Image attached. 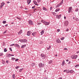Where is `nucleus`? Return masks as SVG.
<instances>
[{
    "label": "nucleus",
    "instance_id": "f257e3e1",
    "mask_svg": "<svg viewBox=\"0 0 79 79\" xmlns=\"http://www.w3.org/2000/svg\"><path fill=\"white\" fill-rule=\"evenodd\" d=\"M39 68H44L45 66V65L44 63V61L43 62V63H40L39 64Z\"/></svg>",
    "mask_w": 79,
    "mask_h": 79
},
{
    "label": "nucleus",
    "instance_id": "f03ea898",
    "mask_svg": "<svg viewBox=\"0 0 79 79\" xmlns=\"http://www.w3.org/2000/svg\"><path fill=\"white\" fill-rule=\"evenodd\" d=\"M28 24L29 25H34V23H33V22L32 21L30 20L28 21Z\"/></svg>",
    "mask_w": 79,
    "mask_h": 79
},
{
    "label": "nucleus",
    "instance_id": "7ed1b4c3",
    "mask_svg": "<svg viewBox=\"0 0 79 79\" xmlns=\"http://www.w3.org/2000/svg\"><path fill=\"white\" fill-rule=\"evenodd\" d=\"M73 7L72 6L69 7L68 9V13H70V12H71V10H72V9Z\"/></svg>",
    "mask_w": 79,
    "mask_h": 79
},
{
    "label": "nucleus",
    "instance_id": "20e7f679",
    "mask_svg": "<svg viewBox=\"0 0 79 79\" xmlns=\"http://www.w3.org/2000/svg\"><path fill=\"white\" fill-rule=\"evenodd\" d=\"M77 57V55H73L71 56L72 59H76Z\"/></svg>",
    "mask_w": 79,
    "mask_h": 79
},
{
    "label": "nucleus",
    "instance_id": "39448f33",
    "mask_svg": "<svg viewBox=\"0 0 79 79\" xmlns=\"http://www.w3.org/2000/svg\"><path fill=\"white\" fill-rule=\"evenodd\" d=\"M31 33H32V32L31 31H28L27 32V35H28V36H30V35L31 34Z\"/></svg>",
    "mask_w": 79,
    "mask_h": 79
},
{
    "label": "nucleus",
    "instance_id": "423d86ee",
    "mask_svg": "<svg viewBox=\"0 0 79 79\" xmlns=\"http://www.w3.org/2000/svg\"><path fill=\"white\" fill-rule=\"evenodd\" d=\"M56 42L57 43H61V41H60L59 39H57L56 40Z\"/></svg>",
    "mask_w": 79,
    "mask_h": 79
},
{
    "label": "nucleus",
    "instance_id": "0eeeda50",
    "mask_svg": "<svg viewBox=\"0 0 79 79\" xmlns=\"http://www.w3.org/2000/svg\"><path fill=\"white\" fill-rule=\"evenodd\" d=\"M61 15H57L56 16L57 18H58V19H60V18H61Z\"/></svg>",
    "mask_w": 79,
    "mask_h": 79
},
{
    "label": "nucleus",
    "instance_id": "6e6552de",
    "mask_svg": "<svg viewBox=\"0 0 79 79\" xmlns=\"http://www.w3.org/2000/svg\"><path fill=\"white\" fill-rule=\"evenodd\" d=\"M36 34H37V32H33L32 34V35H33V36H34V37H35V35Z\"/></svg>",
    "mask_w": 79,
    "mask_h": 79
},
{
    "label": "nucleus",
    "instance_id": "1a4fd4ad",
    "mask_svg": "<svg viewBox=\"0 0 79 79\" xmlns=\"http://www.w3.org/2000/svg\"><path fill=\"white\" fill-rule=\"evenodd\" d=\"M64 73L66 72L67 73H69V70H65L64 71Z\"/></svg>",
    "mask_w": 79,
    "mask_h": 79
},
{
    "label": "nucleus",
    "instance_id": "9d476101",
    "mask_svg": "<svg viewBox=\"0 0 79 79\" xmlns=\"http://www.w3.org/2000/svg\"><path fill=\"white\" fill-rule=\"evenodd\" d=\"M43 10H44V11H48V10L45 7H43Z\"/></svg>",
    "mask_w": 79,
    "mask_h": 79
},
{
    "label": "nucleus",
    "instance_id": "9b49d317",
    "mask_svg": "<svg viewBox=\"0 0 79 79\" xmlns=\"http://www.w3.org/2000/svg\"><path fill=\"white\" fill-rule=\"evenodd\" d=\"M74 70H72L69 71V73H71V74H73V73H74Z\"/></svg>",
    "mask_w": 79,
    "mask_h": 79
},
{
    "label": "nucleus",
    "instance_id": "f8f14e48",
    "mask_svg": "<svg viewBox=\"0 0 79 79\" xmlns=\"http://www.w3.org/2000/svg\"><path fill=\"white\" fill-rule=\"evenodd\" d=\"M4 5H5V3L3 2H2L0 6L1 7H2V6H3Z\"/></svg>",
    "mask_w": 79,
    "mask_h": 79
},
{
    "label": "nucleus",
    "instance_id": "ddd939ff",
    "mask_svg": "<svg viewBox=\"0 0 79 79\" xmlns=\"http://www.w3.org/2000/svg\"><path fill=\"white\" fill-rule=\"evenodd\" d=\"M25 47H26V44H25L24 45H22V46L21 47V48H25Z\"/></svg>",
    "mask_w": 79,
    "mask_h": 79
},
{
    "label": "nucleus",
    "instance_id": "4468645a",
    "mask_svg": "<svg viewBox=\"0 0 79 79\" xmlns=\"http://www.w3.org/2000/svg\"><path fill=\"white\" fill-rule=\"evenodd\" d=\"M49 24H50V23H49V22L47 23L46 22L45 23V26H48V25H49Z\"/></svg>",
    "mask_w": 79,
    "mask_h": 79
},
{
    "label": "nucleus",
    "instance_id": "2eb2a0df",
    "mask_svg": "<svg viewBox=\"0 0 79 79\" xmlns=\"http://www.w3.org/2000/svg\"><path fill=\"white\" fill-rule=\"evenodd\" d=\"M68 21H66L65 23V24L66 26H68Z\"/></svg>",
    "mask_w": 79,
    "mask_h": 79
},
{
    "label": "nucleus",
    "instance_id": "dca6fc26",
    "mask_svg": "<svg viewBox=\"0 0 79 79\" xmlns=\"http://www.w3.org/2000/svg\"><path fill=\"white\" fill-rule=\"evenodd\" d=\"M27 42L26 39L23 40L22 43H24L25 42Z\"/></svg>",
    "mask_w": 79,
    "mask_h": 79
},
{
    "label": "nucleus",
    "instance_id": "f3484780",
    "mask_svg": "<svg viewBox=\"0 0 79 79\" xmlns=\"http://www.w3.org/2000/svg\"><path fill=\"white\" fill-rule=\"evenodd\" d=\"M31 2V0H28L27 1V3H28V5L30 4V3Z\"/></svg>",
    "mask_w": 79,
    "mask_h": 79
},
{
    "label": "nucleus",
    "instance_id": "a211bd4d",
    "mask_svg": "<svg viewBox=\"0 0 79 79\" xmlns=\"http://www.w3.org/2000/svg\"><path fill=\"white\" fill-rule=\"evenodd\" d=\"M23 32V30H21L18 33V34H21Z\"/></svg>",
    "mask_w": 79,
    "mask_h": 79
},
{
    "label": "nucleus",
    "instance_id": "6ab92c4d",
    "mask_svg": "<svg viewBox=\"0 0 79 79\" xmlns=\"http://www.w3.org/2000/svg\"><path fill=\"white\" fill-rule=\"evenodd\" d=\"M7 58H10V54H7L6 56Z\"/></svg>",
    "mask_w": 79,
    "mask_h": 79
},
{
    "label": "nucleus",
    "instance_id": "aec40b11",
    "mask_svg": "<svg viewBox=\"0 0 79 79\" xmlns=\"http://www.w3.org/2000/svg\"><path fill=\"white\" fill-rule=\"evenodd\" d=\"M63 1H64L63 0H62L61 1L60 3L59 4V5H62V4H63Z\"/></svg>",
    "mask_w": 79,
    "mask_h": 79
},
{
    "label": "nucleus",
    "instance_id": "412c9836",
    "mask_svg": "<svg viewBox=\"0 0 79 79\" xmlns=\"http://www.w3.org/2000/svg\"><path fill=\"white\" fill-rule=\"evenodd\" d=\"M52 62H53V60H50L49 62V64H52Z\"/></svg>",
    "mask_w": 79,
    "mask_h": 79
},
{
    "label": "nucleus",
    "instance_id": "4be33fe9",
    "mask_svg": "<svg viewBox=\"0 0 79 79\" xmlns=\"http://www.w3.org/2000/svg\"><path fill=\"white\" fill-rule=\"evenodd\" d=\"M12 78L13 79H15V74H13L12 75Z\"/></svg>",
    "mask_w": 79,
    "mask_h": 79
},
{
    "label": "nucleus",
    "instance_id": "5701e85b",
    "mask_svg": "<svg viewBox=\"0 0 79 79\" xmlns=\"http://www.w3.org/2000/svg\"><path fill=\"white\" fill-rule=\"evenodd\" d=\"M44 30H43L41 32V35H42L44 34Z\"/></svg>",
    "mask_w": 79,
    "mask_h": 79
},
{
    "label": "nucleus",
    "instance_id": "b1692460",
    "mask_svg": "<svg viewBox=\"0 0 79 79\" xmlns=\"http://www.w3.org/2000/svg\"><path fill=\"white\" fill-rule=\"evenodd\" d=\"M62 66H64V61L62 62Z\"/></svg>",
    "mask_w": 79,
    "mask_h": 79
},
{
    "label": "nucleus",
    "instance_id": "393cba45",
    "mask_svg": "<svg viewBox=\"0 0 79 79\" xmlns=\"http://www.w3.org/2000/svg\"><path fill=\"white\" fill-rule=\"evenodd\" d=\"M41 57H44V56H45V55H44V54H41Z\"/></svg>",
    "mask_w": 79,
    "mask_h": 79
},
{
    "label": "nucleus",
    "instance_id": "a878e982",
    "mask_svg": "<svg viewBox=\"0 0 79 79\" xmlns=\"http://www.w3.org/2000/svg\"><path fill=\"white\" fill-rule=\"evenodd\" d=\"M60 10V9L59 8H58L56 9V10L55 11L56 12H57V11H59Z\"/></svg>",
    "mask_w": 79,
    "mask_h": 79
},
{
    "label": "nucleus",
    "instance_id": "bb28decb",
    "mask_svg": "<svg viewBox=\"0 0 79 79\" xmlns=\"http://www.w3.org/2000/svg\"><path fill=\"white\" fill-rule=\"evenodd\" d=\"M31 66L32 67L34 66H35V64L34 63H32L31 64Z\"/></svg>",
    "mask_w": 79,
    "mask_h": 79
},
{
    "label": "nucleus",
    "instance_id": "cd10ccee",
    "mask_svg": "<svg viewBox=\"0 0 79 79\" xmlns=\"http://www.w3.org/2000/svg\"><path fill=\"white\" fill-rule=\"evenodd\" d=\"M78 67H79V64H77L75 66V68H78Z\"/></svg>",
    "mask_w": 79,
    "mask_h": 79
},
{
    "label": "nucleus",
    "instance_id": "c85d7f7f",
    "mask_svg": "<svg viewBox=\"0 0 79 79\" xmlns=\"http://www.w3.org/2000/svg\"><path fill=\"white\" fill-rule=\"evenodd\" d=\"M33 2L34 3V4H35L36 5H37V2H35V1H33Z\"/></svg>",
    "mask_w": 79,
    "mask_h": 79
},
{
    "label": "nucleus",
    "instance_id": "c756f323",
    "mask_svg": "<svg viewBox=\"0 0 79 79\" xmlns=\"http://www.w3.org/2000/svg\"><path fill=\"white\" fill-rule=\"evenodd\" d=\"M60 6H61V5H60V4H58L56 6V8H58V7Z\"/></svg>",
    "mask_w": 79,
    "mask_h": 79
},
{
    "label": "nucleus",
    "instance_id": "7c9ffc66",
    "mask_svg": "<svg viewBox=\"0 0 79 79\" xmlns=\"http://www.w3.org/2000/svg\"><path fill=\"white\" fill-rule=\"evenodd\" d=\"M6 23V21H3L2 22V23L3 24H5Z\"/></svg>",
    "mask_w": 79,
    "mask_h": 79
},
{
    "label": "nucleus",
    "instance_id": "2f4dec72",
    "mask_svg": "<svg viewBox=\"0 0 79 79\" xmlns=\"http://www.w3.org/2000/svg\"><path fill=\"white\" fill-rule=\"evenodd\" d=\"M4 52H7V50H6V48H4Z\"/></svg>",
    "mask_w": 79,
    "mask_h": 79
},
{
    "label": "nucleus",
    "instance_id": "473e14b6",
    "mask_svg": "<svg viewBox=\"0 0 79 79\" xmlns=\"http://www.w3.org/2000/svg\"><path fill=\"white\" fill-rule=\"evenodd\" d=\"M3 53H2V52L0 53V56H2V55H3Z\"/></svg>",
    "mask_w": 79,
    "mask_h": 79
},
{
    "label": "nucleus",
    "instance_id": "72a5a7b5",
    "mask_svg": "<svg viewBox=\"0 0 79 79\" xmlns=\"http://www.w3.org/2000/svg\"><path fill=\"white\" fill-rule=\"evenodd\" d=\"M79 11V10H78V8H77L75 9V11L77 12Z\"/></svg>",
    "mask_w": 79,
    "mask_h": 79
},
{
    "label": "nucleus",
    "instance_id": "f704fd0d",
    "mask_svg": "<svg viewBox=\"0 0 79 79\" xmlns=\"http://www.w3.org/2000/svg\"><path fill=\"white\" fill-rule=\"evenodd\" d=\"M19 42H22V43H23V40L20 39V40H19Z\"/></svg>",
    "mask_w": 79,
    "mask_h": 79
},
{
    "label": "nucleus",
    "instance_id": "c9c22d12",
    "mask_svg": "<svg viewBox=\"0 0 79 79\" xmlns=\"http://www.w3.org/2000/svg\"><path fill=\"white\" fill-rule=\"evenodd\" d=\"M23 69H20L19 70V72H21V71H23Z\"/></svg>",
    "mask_w": 79,
    "mask_h": 79
},
{
    "label": "nucleus",
    "instance_id": "e433bc0d",
    "mask_svg": "<svg viewBox=\"0 0 79 79\" xmlns=\"http://www.w3.org/2000/svg\"><path fill=\"white\" fill-rule=\"evenodd\" d=\"M52 14L54 16H56V13L55 12H52Z\"/></svg>",
    "mask_w": 79,
    "mask_h": 79
},
{
    "label": "nucleus",
    "instance_id": "4c0bfd02",
    "mask_svg": "<svg viewBox=\"0 0 79 79\" xmlns=\"http://www.w3.org/2000/svg\"><path fill=\"white\" fill-rule=\"evenodd\" d=\"M41 22H42V23H43L44 24H45V22H45V21H44L42 20Z\"/></svg>",
    "mask_w": 79,
    "mask_h": 79
},
{
    "label": "nucleus",
    "instance_id": "58836bf2",
    "mask_svg": "<svg viewBox=\"0 0 79 79\" xmlns=\"http://www.w3.org/2000/svg\"><path fill=\"white\" fill-rule=\"evenodd\" d=\"M15 58H14V57H13L11 59V60H13V61H14V60H15Z\"/></svg>",
    "mask_w": 79,
    "mask_h": 79
},
{
    "label": "nucleus",
    "instance_id": "ea45409f",
    "mask_svg": "<svg viewBox=\"0 0 79 79\" xmlns=\"http://www.w3.org/2000/svg\"><path fill=\"white\" fill-rule=\"evenodd\" d=\"M2 46H5V42H3V43Z\"/></svg>",
    "mask_w": 79,
    "mask_h": 79
},
{
    "label": "nucleus",
    "instance_id": "a19ab883",
    "mask_svg": "<svg viewBox=\"0 0 79 79\" xmlns=\"http://www.w3.org/2000/svg\"><path fill=\"white\" fill-rule=\"evenodd\" d=\"M64 39V37H63L61 39V40H63Z\"/></svg>",
    "mask_w": 79,
    "mask_h": 79
},
{
    "label": "nucleus",
    "instance_id": "79ce46f5",
    "mask_svg": "<svg viewBox=\"0 0 79 79\" xmlns=\"http://www.w3.org/2000/svg\"><path fill=\"white\" fill-rule=\"evenodd\" d=\"M15 45H16V46H15L16 47H19V45L18 44H15Z\"/></svg>",
    "mask_w": 79,
    "mask_h": 79
},
{
    "label": "nucleus",
    "instance_id": "37998d69",
    "mask_svg": "<svg viewBox=\"0 0 79 79\" xmlns=\"http://www.w3.org/2000/svg\"><path fill=\"white\" fill-rule=\"evenodd\" d=\"M19 68V66H16L15 67V69H18V68Z\"/></svg>",
    "mask_w": 79,
    "mask_h": 79
},
{
    "label": "nucleus",
    "instance_id": "c03bdc74",
    "mask_svg": "<svg viewBox=\"0 0 79 79\" xmlns=\"http://www.w3.org/2000/svg\"><path fill=\"white\" fill-rule=\"evenodd\" d=\"M53 9V7H52V6L50 7V10H52Z\"/></svg>",
    "mask_w": 79,
    "mask_h": 79
},
{
    "label": "nucleus",
    "instance_id": "a18cd8bd",
    "mask_svg": "<svg viewBox=\"0 0 79 79\" xmlns=\"http://www.w3.org/2000/svg\"><path fill=\"white\" fill-rule=\"evenodd\" d=\"M6 32H7V30L5 31L4 32H3V34H5L6 33Z\"/></svg>",
    "mask_w": 79,
    "mask_h": 79
},
{
    "label": "nucleus",
    "instance_id": "49530a36",
    "mask_svg": "<svg viewBox=\"0 0 79 79\" xmlns=\"http://www.w3.org/2000/svg\"><path fill=\"white\" fill-rule=\"evenodd\" d=\"M19 60L18 59H16L15 60V61H18Z\"/></svg>",
    "mask_w": 79,
    "mask_h": 79
},
{
    "label": "nucleus",
    "instance_id": "de8ad7c7",
    "mask_svg": "<svg viewBox=\"0 0 79 79\" xmlns=\"http://www.w3.org/2000/svg\"><path fill=\"white\" fill-rule=\"evenodd\" d=\"M15 46V44H11L10 46Z\"/></svg>",
    "mask_w": 79,
    "mask_h": 79
},
{
    "label": "nucleus",
    "instance_id": "09e8293b",
    "mask_svg": "<svg viewBox=\"0 0 79 79\" xmlns=\"http://www.w3.org/2000/svg\"><path fill=\"white\" fill-rule=\"evenodd\" d=\"M16 18L18 19H21L20 18H19L18 17H17Z\"/></svg>",
    "mask_w": 79,
    "mask_h": 79
},
{
    "label": "nucleus",
    "instance_id": "8fccbe9b",
    "mask_svg": "<svg viewBox=\"0 0 79 79\" xmlns=\"http://www.w3.org/2000/svg\"><path fill=\"white\" fill-rule=\"evenodd\" d=\"M10 56H14V55L10 54Z\"/></svg>",
    "mask_w": 79,
    "mask_h": 79
},
{
    "label": "nucleus",
    "instance_id": "3c124183",
    "mask_svg": "<svg viewBox=\"0 0 79 79\" xmlns=\"http://www.w3.org/2000/svg\"><path fill=\"white\" fill-rule=\"evenodd\" d=\"M64 50H68V49L66 48H65L64 49Z\"/></svg>",
    "mask_w": 79,
    "mask_h": 79
},
{
    "label": "nucleus",
    "instance_id": "603ef678",
    "mask_svg": "<svg viewBox=\"0 0 79 79\" xmlns=\"http://www.w3.org/2000/svg\"><path fill=\"white\" fill-rule=\"evenodd\" d=\"M9 50L11 51V52H12V49H11V48H9Z\"/></svg>",
    "mask_w": 79,
    "mask_h": 79
},
{
    "label": "nucleus",
    "instance_id": "864d4df0",
    "mask_svg": "<svg viewBox=\"0 0 79 79\" xmlns=\"http://www.w3.org/2000/svg\"><path fill=\"white\" fill-rule=\"evenodd\" d=\"M37 0V2L38 3H39V2H40V0Z\"/></svg>",
    "mask_w": 79,
    "mask_h": 79
},
{
    "label": "nucleus",
    "instance_id": "5fc2aeb1",
    "mask_svg": "<svg viewBox=\"0 0 79 79\" xmlns=\"http://www.w3.org/2000/svg\"><path fill=\"white\" fill-rule=\"evenodd\" d=\"M57 32H60V29H58L57 30Z\"/></svg>",
    "mask_w": 79,
    "mask_h": 79
},
{
    "label": "nucleus",
    "instance_id": "6e6d98bb",
    "mask_svg": "<svg viewBox=\"0 0 79 79\" xmlns=\"http://www.w3.org/2000/svg\"><path fill=\"white\" fill-rule=\"evenodd\" d=\"M68 31H69V29L68 28L66 30V31L67 32Z\"/></svg>",
    "mask_w": 79,
    "mask_h": 79
},
{
    "label": "nucleus",
    "instance_id": "4d7b16f0",
    "mask_svg": "<svg viewBox=\"0 0 79 79\" xmlns=\"http://www.w3.org/2000/svg\"><path fill=\"white\" fill-rule=\"evenodd\" d=\"M6 63H9V61L8 60H6Z\"/></svg>",
    "mask_w": 79,
    "mask_h": 79
},
{
    "label": "nucleus",
    "instance_id": "13d9d810",
    "mask_svg": "<svg viewBox=\"0 0 79 79\" xmlns=\"http://www.w3.org/2000/svg\"><path fill=\"white\" fill-rule=\"evenodd\" d=\"M8 24H6V25H5V27H7V26H8Z\"/></svg>",
    "mask_w": 79,
    "mask_h": 79
},
{
    "label": "nucleus",
    "instance_id": "bf43d9fd",
    "mask_svg": "<svg viewBox=\"0 0 79 79\" xmlns=\"http://www.w3.org/2000/svg\"><path fill=\"white\" fill-rule=\"evenodd\" d=\"M34 8H35V6H33L32 7V9H33Z\"/></svg>",
    "mask_w": 79,
    "mask_h": 79
},
{
    "label": "nucleus",
    "instance_id": "052dcab7",
    "mask_svg": "<svg viewBox=\"0 0 79 79\" xmlns=\"http://www.w3.org/2000/svg\"><path fill=\"white\" fill-rule=\"evenodd\" d=\"M70 63H71V62L69 61L68 63L69 64H70Z\"/></svg>",
    "mask_w": 79,
    "mask_h": 79
},
{
    "label": "nucleus",
    "instance_id": "680f3d73",
    "mask_svg": "<svg viewBox=\"0 0 79 79\" xmlns=\"http://www.w3.org/2000/svg\"><path fill=\"white\" fill-rule=\"evenodd\" d=\"M50 49V48H47V50H49Z\"/></svg>",
    "mask_w": 79,
    "mask_h": 79
},
{
    "label": "nucleus",
    "instance_id": "e2e57ef3",
    "mask_svg": "<svg viewBox=\"0 0 79 79\" xmlns=\"http://www.w3.org/2000/svg\"><path fill=\"white\" fill-rule=\"evenodd\" d=\"M64 19H66V17L64 16Z\"/></svg>",
    "mask_w": 79,
    "mask_h": 79
},
{
    "label": "nucleus",
    "instance_id": "0e129e2a",
    "mask_svg": "<svg viewBox=\"0 0 79 79\" xmlns=\"http://www.w3.org/2000/svg\"><path fill=\"white\" fill-rule=\"evenodd\" d=\"M59 79H62V77H60L59 78Z\"/></svg>",
    "mask_w": 79,
    "mask_h": 79
},
{
    "label": "nucleus",
    "instance_id": "69168bd1",
    "mask_svg": "<svg viewBox=\"0 0 79 79\" xmlns=\"http://www.w3.org/2000/svg\"><path fill=\"white\" fill-rule=\"evenodd\" d=\"M77 53H79V51L77 52Z\"/></svg>",
    "mask_w": 79,
    "mask_h": 79
},
{
    "label": "nucleus",
    "instance_id": "338daca9",
    "mask_svg": "<svg viewBox=\"0 0 79 79\" xmlns=\"http://www.w3.org/2000/svg\"><path fill=\"white\" fill-rule=\"evenodd\" d=\"M68 61H69V60L68 59L66 60V61L67 62Z\"/></svg>",
    "mask_w": 79,
    "mask_h": 79
},
{
    "label": "nucleus",
    "instance_id": "774afa93",
    "mask_svg": "<svg viewBox=\"0 0 79 79\" xmlns=\"http://www.w3.org/2000/svg\"><path fill=\"white\" fill-rule=\"evenodd\" d=\"M55 56H56V57L57 56H58V55H55Z\"/></svg>",
    "mask_w": 79,
    "mask_h": 79
}]
</instances>
